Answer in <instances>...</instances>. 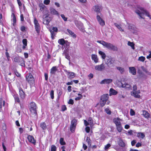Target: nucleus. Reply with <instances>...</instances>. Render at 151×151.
Wrapping results in <instances>:
<instances>
[{"label": "nucleus", "mask_w": 151, "mask_h": 151, "mask_svg": "<svg viewBox=\"0 0 151 151\" xmlns=\"http://www.w3.org/2000/svg\"><path fill=\"white\" fill-rule=\"evenodd\" d=\"M139 9L140 11L138 10H135V12L141 18L144 19V18L142 17V14H145L146 16L149 17L151 19V17L149 12L146 10H145L142 7L140 8Z\"/></svg>", "instance_id": "f257e3e1"}, {"label": "nucleus", "mask_w": 151, "mask_h": 151, "mask_svg": "<svg viewBox=\"0 0 151 151\" xmlns=\"http://www.w3.org/2000/svg\"><path fill=\"white\" fill-rule=\"evenodd\" d=\"M26 80L31 86H33L35 83V79L34 77L31 73L26 75Z\"/></svg>", "instance_id": "f03ea898"}, {"label": "nucleus", "mask_w": 151, "mask_h": 151, "mask_svg": "<svg viewBox=\"0 0 151 151\" xmlns=\"http://www.w3.org/2000/svg\"><path fill=\"white\" fill-rule=\"evenodd\" d=\"M104 46L109 49L111 50L114 51H117L118 49L117 47L113 45L111 43L105 42Z\"/></svg>", "instance_id": "7ed1b4c3"}, {"label": "nucleus", "mask_w": 151, "mask_h": 151, "mask_svg": "<svg viewBox=\"0 0 151 151\" xmlns=\"http://www.w3.org/2000/svg\"><path fill=\"white\" fill-rule=\"evenodd\" d=\"M34 23L35 30L38 35H39L40 33L41 27L37 20L35 18L34 19Z\"/></svg>", "instance_id": "20e7f679"}, {"label": "nucleus", "mask_w": 151, "mask_h": 151, "mask_svg": "<svg viewBox=\"0 0 151 151\" xmlns=\"http://www.w3.org/2000/svg\"><path fill=\"white\" fill-rule=\"evenodd\" d=\"M30 110L32 114L36 115L37 114L36 106L35 103L31 102L30 104Z\"/></svg>", "instance_id": "39448f33"}, {"label": "nucleus", "mask_w": 151, "mask_h": 151, "mask_svg": "<svg viewBox=\"0 0 151 151\" xmlns=\"http://www.w3.org/2000/svg\"><path fill=\"white\" fill-rule=\"evenodd\" d=\"M50 31L51 33V38L53 40L55 38V35H56V33H55L54 32H57L58 29L57 27H53L52 29H50Z\"/></svg>", "instance_id": "423d86ee"}, {"label": "nucleus", "mask_w": 151, "mask_h": 151, "mask_svg": "<svg viewBox=\"0 0 151 151\" xmlns=\"http://www.w3.org/2000/svg\"><path fill=\"white\" fill-rule=\"evenodd\" d=\"M48 12H47V13L46 15V16L45 18H43V23L45 24L48 25L50 22L51 21V19L50 17H49V14H48Z\"/></svg>", "instance_id": "0eeeda50"}, {"label": "nucleus", "mask_w": 151, "mask_h": 151, "mask_svg": "<svg viewBox=\"0 0 151 151\" xmlns=\"http://www.w3.org/2000/svg\"><path fill=\"white\" fill-rule=\"evenodd\" d=\"M140 93L139 90L137 91H132L131 92V95L134 96L135 98H140V96L138 94Z\"/></svg>", "instance_id": "6e6552de"}, {"label": "nucleus", "mask_w": 151, "mask_h": 151, "mask_svg": "<svg viewBox=\"0 0 151 151\" xmlns=\"http://www.w3.org/2000/svg\"><path fill=\"white\" fill-rule=\"evenodd\" d=\"M19 94L21 99H24L25 97V94L23 89L21 87L19 88Z\"/></svg>", "instance_id": "1a4fd4ad"}, {"label": "nucleus", "mask_w": 151, "mask_h": 151, "mask_svg": "<svg viewBox=\"0 0 151 151\" xmlns=\"http://www.w3.org/2000/svg\"><path fill=\"white\" fill-rule=\"evenodd\" d=\"M96 19L99 24L102 26L105 25L104 21L101 18L99 15H98L96 16Z\"/></svg>", "instance_id": "9d476101"}, {"label": "nucleus", "mask_w": 151, "mask_h": 151, "mask_svg": "<svg viewBox=\"0 0 151 151\" xmlns=\"http://www.w3.org/2000/svg\"><path fill=\"white\" fill-rule=\"evenodd\" d=\"M105 67L104 64L102 63L100 65H97L95 67V69L96 70L102 71L105 69Z\"/></svg>", "instance_id": "9b49d317"}, {"label": "nucleus", "mask_w": 151, "mask_h": 151, "mask_svg": "<svg viewBox=\"0 0 151 151\" xmlns=\"http://www.w3.org/2000/svg\"><path fill=\"white\" fill-rule=\"evenodd\" d=\"M27 139L29 142L35 145L36 143V140L34 139V137L32 135H29L27 137Z\"/></svg>", "instance_id": "f8f14e48"}, {"label": "nucleus", "mask_w": 151, "mask_h": 151, "mask_svg": "<svg viewBox=\"0 0 151 151\" xmlns=\"http://www.w3.org/2000/svg\"><path fill=\"white\" fill-rule=\"evenodd\" d=\"M122 87L123 88L129 90L132 89V86L127 83H122Z\"/></svg>", "instance_id": "ddd939ff"}, {"label": "nucleus", "mask_w": 151, "mask_h": 151, "mask_svg": "<svg viewBox=\"0 0 151 151\" xmlns=\"http://www.w3.org/2000/svg\"><path fill=\"white\" fill-rule=\"evenodd\" d=\"M115 60H113L112 59H110L109 61L107 62L106 64L109 67H113L114 66V63Z\"/></svg>", "instance_id": "4468645a"}, {"label": "nucleus", "mask_w": 151, "mask_h": 151, "mask_svg": "<svg viewBox=\"0 0 151 151\" xmlns=\"http://www.w3.org/2000/svg\"><path fill=\"white\" fill-rule=\"evenodd\" d=\"M11 17H12V25L14 27H15L16 25L17 19L15 15L14 12L12 13Z\"/></svg>", "instance_id": "2eb2a0df"}, {"label": "nucleus", "mask_w": 151, "mask_h": 151, "mask_svg": "<svg viewBox=\"0 0 151 151\" xmlns=\"http://www.w3.org/2000/svg\"><path fill=\"white\" fill-rule=\"evenodd\" d=\"M112 80L111 79H105L102 80L100 82L101 84H109L112 82Z\"/></svg>", "instance_id": "dca6fc26"}, {"label": "nucleus", "mask_w": 151, "mask_h": 151, "mask_svg": "<svg viewBox=\"0 0 151 151\" xmlns=\"http://www.w3.org/2000/svg\"><path fill=\"white\" fill-rule=\"evenodd\" d=\"M121 120L120 118L118 117L116 118H115L113 119V121L114 123L115 124L116 126H117L121 124L120 122Z\"/></svg>", "instance_id": "f3484780"}, {"label": "nucleus", "mask_w": 151, "mask_h": 151, "mask_svg": "<svg viewBox=\"0 0 151 151\" xmlns=\"http://www.w3.org/2000/svg\"><path fill=\"white\" fill-rule=\"evenodd\" d=\"M109 98V96L108 94H104L102 95L101 97V100L105 101L106 102L108 100Z\"/></svg>", "instance_id": "a211bd4d"}, {"label": "nucleus", "mask_w": 151, "mask_h": 151, "mask_svg": "<svg viewBox=\"0 0 151 151\" xmlns=\"http://www.w3.org/2000/svg\"><path fill=\"white\" fill-rule=\"evenodd\" d=\"M68 78L70 79H71L74 78L75 76V73L74 72H68Z\"/></svg>", "instance_id": "6ab92c4d"}, {"label": "nucleus", "mask_w": 151, "mask_h": 151, "mask_svg": "<svg viewBox=\"0 0 151 151\" xmlns=\"http://www.w3.org/2000/svg\"><path fill=\"white\" fill-rule=\"evenodd\" d=\"M129 73L133 75H135L136 74V69L134 67H129Z\"/></svg>", "instance_id": "aec40b11"}, {"label": "nucleus", "mask_w": 151, "mask_h": 151, "mask_svg": "<svg viewBox=\"0 0 151 151\" xmlns=\"http://www.w3.org/2000/svg\"><path fill=\"white\" fill-rule=\"evenodd\" d=\"M118 93V92L112 88L110 89L109 90V95L111 96L112 95H116Z\"/></svg>", "instance_id": "412c9836"}, {"label": "nucleus", "mask_w": 151, "mask_h": 151, "mask_svg": "<svg viewBox=\"0 0 151 151\" xmlns=\"http://www.w3.org/2000/svg\"><path fill=\"white\" fill-rule=\"evenodd\" d=\"M15 102L16 103H20V100L18 95L17 94H14L13 96Z\"/></svg>", "instance_id": "4be33fe9"}, {"label": "nucleus", "mask_w": 151, "mask_h": 151, "mask_svg": "<svg viewBox=\"0 0 151 151\" xmlns=\"http://www.w3.org/2000/svg\"><path fill=\"white\" fill-rule=\"evenodd\" d=\"M91 58L95 63H97L98 62L99 60L96 55L92 54L91 55Z\"/></svg>", "instance_id": "5701e85b"}, {"label": "nucleus", "mask_w": 151, "mask_h": 151, "mask_svg": "<svg viewBox=\"0 0 151 151\" xmlns=\"http://www.w3.org/2000/svg\"><path fill=\"white\" fill-rule=\"evenodd\" d=\"M23 45L22 47L23 49H25L26 48V47L27 46V40L26 39H24L22 40Z\"/></svg>", "instance_id": "b1692460"}, {"label": "nucleus", "mask_w": 151, "mask_h": 151, "mask_svg": "<svg viewBox=\"0 0 151 151\" xmlns=\"http://www.w3.org/2000/svg\"><path fill=\"white\" fill-rule=\"evenodd\" d=\"M50 12L52 14L56 15L58 16L59 15V14L58 11L53 8H51L50 9Z\"/></svg>", "instance_id": "393cba45"}, {"label": "nucleus", "mask_w": 151, "mask_h": 151, "mask_svg": "<svg viewBox=\"0 0 151 151\" xmlns=\"http://www.w3.org/2000/svg\"><path fill=\"white\" fill-rule=\"evenodd\" d=\"M57 70L56 66H53L50 69V73L51 74H55Z\"/></svg>", "instance_id": "a878e982"}, {"label": "nucleus", "mask_w": 151, "mask_h": 151, "mask_svg": "<svg viewBox=\"0 0 151 151\" xmlns=\"http://www.w3.org/2000/svg\"><path fill=\"white\" fill-rule=\"evenodd\" d=\"M77 120L74 118L71 121V125L70 126H76L77 124Z\"/></svg>", "instance_id": "bb28decb"}, {"label": "nucleus", "mask_w": 151, "mask_h": 151, "mask_svg": "<svg viewBox=\"0 0 151 151\" xmlns=\"http://www.w3.org/2000/svg\"><path fill=\"white\" fill-rule=\"evenodd\" d=\"M67 31L69 33V35H70L72 37H73L74 38H76V35L75 34L74 32H73L71 30L68 29H67Z\"/></svg>", "instance_id": "cd10ccee"}, {"label": "nucleus", "mask_w": 151, "mask_h": 151, "mask_svg": "<svg viewBox=\"0 0 151 151\" xmlns=\"http://www.w3.org/2000/svg\"><path fill=\"white\" fill-rule=\"evenodd\" d=\"M143 115L145 118H148L150 116L149 113L147 111L145 110L143 111Z\"/></svg>", "instance_id": "c85d7f7f"}, {"label": "nucleus", "mask_w": 151, "mask_h": 151, "mask_svg": "<svg viewBox=\"0 0 151 151\" xmlns=\"http://www.w3.org/2000/svg\"><path fill=\"white\" fill-rule=\"evenodd\" d=\"M58 43L60 45H64L65 43V41L64 39L62 38L59 39L58 40Z\"/></svg>", "instance_id": "c756f323"}, {"label": "nucleus", "mask_w": 151, "mask_h": 151, "mask_svg": "<svg viewBox=\"0 0 151 151\" xmlns=\"http://www.w3.org/2000/svg\"><path fill=\"white\" fill-rule=\"evenodd\" d=\"M137 137L139 138L143 139L145 137V135L143 133L138 132L137 134Z\"/></svg>", "instance_id": "7c9ffc66"}, {"label": "nucleus", "mask_w": 151, "mask_h": 151, "mask_svg": "<svg viewBox=\"0 0 151 151\" xmlns=\"http://www.w3.org/2000/svg\"><path fill=\"white\" fill-rule=\"evenodd\" d=\"M116 127L117 131L119 132H121L123 129V128L122 127V124L119 125H118L116 126Z\"/></svg>", "instance_id": "2f4dec72"}, {"label": "nucleus", "mask_w": 151, "mask_h": 151, "mask_svg": "<svg viewBox=\"0 0 151 151\" xmlns=\"http://www.w3.org/2000/svg\"><path fill=\"white\" fill-rule=\"evenodd\" d=\"M101 7L99 5H96L94 6L93 9L96 12H99Z\"/></svg>", "instance_id": "473e14b6"}, {"label": "nucleus", "mask_w": 151, "mask_h": 151, "mask_svg": "<svg viewBox=\"0 0 151 151\" xmlns=\"http://www.w3.org/2000/svg\"><path fill=\"white\" fill-rule=\"evenodd\" d=\"M5 102L4 100H3L2 98L0 99V109H1L2 106H4L5 105Z\"/></svg>", "instance_id": "72a5a7b5"}, {"label": "nucleus", "mask_w": 151, "mask_h": 151, "mask_svg": "<svg viewBox=\"0 0 151 151\" xmlns=\"http://www.w3.org/2000/svg\"><path fill=\"white\" fill-rule=\"evenodd\" d=\"M119 145L122 147H124L125 146V144L122 140H120L118 142Z\"/></svg>", "instance_id": "f704fd0d"}, {"label": "nucleus", "mask_w": 151, "mask_h": 151, "mask_svg": "<svg viewBox=\"0 0 151 151\" xmlns=\"http://www.w3.org/2000/svg\"><path fill=\"white\" fill-rule=\"evenodd\" d=\"M114 25L121 31L124 32V30L122 29L121 27L120 24H118L115 23H114Z\"/></svg>", "instance_id": "c9c22d12"}, {"label": "nucleus", "mask_w": 151, "mask_h": 151, "mask_svg": "<svg viewBox=\"0 0 151 151\" xmlns=\"http://www.w3.org/2000/svg\"><path fill=\"white\" fill-rule=\"evenodd\" d=\"M40 127L43 130H45L47 128L46 124L45 122L41 123L40 124Z\"/></svg>", "instance_id": "e433bc0d"}, {"label": "nucleus", "mask_w": 151, "mask_h": 151, "mask_svg": "<svg viewBox=\"0 0 151 151\" xmlns=\"http://www.w3.org/2000/svg\"><path fill=\"white\" fill-rule=\"evenodd\" d=\"M127 44L128 45L131 46L132 49L134 50L135 49L134 44L133 42L128 41Z\"/></svg>", "instance_id": "4c0bfd02"}, {"label": "nucleus", "mask_w": 151, "mask_h": 151, "mask_svg": "<svg viewBox=\"0 0 151 151\" xmlns=\"http://www.w3.org/2000/svg\"><path fill=\"white\" fill-rule=\"evenodd\" d=\"M86 141L88 143L89 147H91V140L89 137H87L86 138Z\"/></svg>", "instance_id": "58836bf2"}, {"label": "nucleus", "mask_w": 151, "mask_h": 151, "mask_svg": "<svg viewBox=\"0 0 151 151\" xmlns=\"http://www.w3.org/2000/svg\"><path fill=\"white\" fill-rule=\"evenodd\" d=\"M106 103V102L105 101L102 100L100 99V105L101 107L104 106Z\"/></svg>", "instance_id": "ea45409f"}, {"label": "nucleus", "mask_w": 151, "mask_h": 151, "mask_svg": "<svg viewBox=\"0 0 151 151\" xmlns=\"http://www.w3.org/2000/svg\"><path fill=\"white\" fill-rule=\"evenodd\" d=\"M99 54L101 55V57L103 59H105L106 58V55L104 52L101 51H99Z\"/></svg>", "instance_id": "a19ab883"}, {"label": "nucleus", "mask_w": 151, "mask_h": 151, "mask_svg": "<svg viewBox=\"0 0 151 151\" xmlns=\"http://www.w3.org/2000/svg\"><path fill=\"white\" fill-rule=\"evenodd\" d=\"M141 68L142 70L145 72L147 74H150V73L148 72V71L147 70V68H145L144 66H142L141 67Z\"/></svg>", "instance_id": "79ce46f5"}, {"label": "nucleus", "mask_w": 151, "mask_h": 151, "mask_svg": "<svg viewBox=\"0 0 151 151\" xmlns=\"http://www.w3.org/2000/svg\"><path fill=\"white\" fill-rule=\"evenodd\" d=\"M19 63V64L21 66L23 67H24L25 66V61L21 59L20 60Z\"/></svg>", "instance_id": "37998d69"}, {"label": "nucleus", "mask_w": 151, "mask_h": 151, "mask_svg": "<svg viewBox=\"0 0 151 151\" xmlns=\"http://www.w3.org/2000/svg\"><path fill=\"white\" fill-rule=\"evenodd\" d=\"M60 143L61 145H63L66 144L65 142L64 141L63 138H60Z\"/></svg>", "instance_id": "c03bdc74"}, {"label": "nucleus", "mask_w": 151, "mask_h": 151, "mask_svg": "<svg viewBox=\"0 0 151 151\" xmlns=\"http://www.w3.org/2000/svg\"><path fill=\"white\" fill-rule=\"evenodd\" d=\"M116 69L119 70L121 73H122L124 71V68L120 67H116Z\"/></svg>", "instance_id": "a18cd8bd"}, {"label": "nucleus", "mask_w": 151, "mask_h": 151, "mask_svg": "<svg viewBox=\"0 0 151 151\" xmlns=\"http://www.w3.org/2000/svg\"><path fill=\"white\" fill-rule=\"evenodd\" d=\"M78 95L79 96L78 97H77L76 98H75V100H76V101H78V100H80V99H82V98H83V96L81 94H80V93H78Z\"/></svg>", "instance_id": "49530a36"}, {"label": "nucleus", "mask_w": 151, "mask_h": 151, "mask_svg": "<svg viewBox=\"0 0 151 151\" xmlns=\"http://www.w3.org/2000/svg\"><path fill=\"white\" fill-rule=\"evenodd\" d=\"M76 126H70V131L72 132L73 133L75 132V129L76 128Z\"/></svg>", "instance_id": "de8ad7c7"}, {"label": "nucleus", "mask_w": 151, "mask_h": 151, "mask_svg": "<svg viewBox=\"0 0 151 151\" xmlns=\"http://www.w3.org/2000/svg\"><path fill=\"white\" fill-rule=\"evenodd\" d=\"M109 107H107L105 109V111L108 114L110 115L111 113V111L109 109Z\"/></svg>", "instance_id": "09e8293b"}, {"label": "nucleus", "mask_w": 151, "mask_h": 151, "mask_svg": "<svg viewBox=\"0 0 151 151\" xmlns=\"http://www.w3.org/2000/svg\"><path fill=\"white\" fill-rule=\"evenodd\" d=\"M57 147L56 146L54 145H52L51 147V151H56Z\"/></svg>", "instance_id": "8fccbe9b"}, {"label": "nucleus", "mask_w": 151, "mask_h": 151, "mask_svg": "<svg viewBox=\"0 0 151 151\" xmlns=\"http://www.w3.org/2000/svg\"><path fill=\"white\" fill-rule=\"evenodd\" d=\"M61 111H64L67 109V108L65 105H63L61 106Z\"/></svg>", "instance_id": "3c124183"}, {"label": "nucleus", "mask_w": 151, "mask_h": 151, "mask_svg": "<svg viewBox=\"0 0 151 151\" xmlns=\"http://www.w3.org/2000/svg\"><path fill=\"white\" fill-rule=\"evenodd\" d=\"M54 91L53 90H52L50 93V96L51 98L53 99L54 98Z\"/></svg>", "instance_id": "603ef678"}, {"label": "nucleus", "mask_w": 151, "mask_h": 151, "mask_svg": "<svg viewBox=\"0 0 151 151\" xmlns=\"http://www.w3.org/2000/svg\"><path fill=\"white\" fill-rule=\"evenodd\" d=\"M2 128L3 130L5 131L7 129L6 125L5 123H3L2 124Z\"/></svg>", "instance_id": "864d4df0"}, {"label": "nucleus", "mask_w": 151, "mask_h": 151, "mask_svg": "<svg viewBox=\"0 0 151 151\" xmlns=\"http://www.w3.org/2000/svg\"><path fill=\"white\" fill-rule=\"evenodd\" d=\"M145 60V57L142 56L139 57L138 58V60L142 62H144Z\"/></svg>", "instance_id": "5fc2aeb1"}, {"label": "nucleus", "mask_w": 151, "mask_h": 151, "mask_svg": "<svg viewBox=\"0 0 151 151\" xmlns=\"http://www.w3.org/2000/svg\"><path fill=\"white\" fill-rule=\"evenodd\" d=\"M40 9L41 11H42L44 9L45 6L43 4H42L39 5Z\"/></svg>", "instance_id": "6e6d98bb"}, {"label": "nucleus", "mask_w": 151, "mask_h": 151, "mask_svg": "<svg viewBox=\"0 0 151 151\" xmlns=\"http://www.w3.org/2000/svg\"><path fill=\"white\" fill-rule=\"evenodd\" d=\"M111 146V145L110 144H107L106 146H105L104 149L105 150H107L109 149Z\"/></svg>", "instance_id": "4d7b16f0"}, {"label": "nucleus", "mask_w": 151, "mask_h": 151, "mask_svg": "<svg viewBox=\"0 0 151 151\" xmlns=\"http://www.w3.org/2000/svg\"><path fill=\"white\" fill-rule=\"evenodd\" d=\"M14 61L15 62L19 63L20 61L19 58L18 57H16L14 59Z\"/></svg>", "instance_id": "13d9d810"}, {"label": "nucleus", "mask_w": 151, "mask_h": 151, "mask_svg": "<svg viewBox=\"0 0 151 151\" xmlns=\"http://www.w3.org/2000/svg\"><path fill=\"white\" fill-rule=\"evenodd\" d=\"M61 17L62 18V19H63V20L65 21H67V18L65 17L64 14H61Z\"/></svg>", "instance_id": "bf43d9fd"}, {"label": "nucleus", "mask_w": 151, "mask_h": 151, "mask_svg": "<svg viewBox=\"0 0 151 151\" xmlns=\"http://www.w3.org/2000/svg\"><path fill=\"white\" fill-rule=\"evenodd\" d=\"M2 15L1 13L0 14V24L3 25V23L2 21Z\"/></svg>", "instance_id": "052dcab7"}, {"label": "nucleus", "mask_w": 151, "mask_h": 151, "mask_svg": "<svg viewBox=\"0 0 151 151\" xmlns=\"http://www.w3.org/2000/svg\"><path fill=\"white\" fill-rule=\"evenodd\" d=\"M50 2V0H45L44 3L45 4L47 5L49 4Z\"/></svg>", "instance_id": "680f3d73"}, {"label": "nucleus", "mask_w": 151, "mask_h": 151, "mask_svg": "<svg viewBox=\"0 0 151 151\" xmlns=\"http://www.w3.org/2000/svg\"><path fill=\"white\" fill-rule=\"evenodd\" d=\"M69 104L73 105L74 104L73 100L72 99H70L68 102Z\"/></svg>", "instance_id": "e2e57ef3"}, {"label": "nucleus", "mask_w": 151, "mask_h": 151, "mask_svg": "<svg viewBox=\"0 0 151 151\" xmlns=\"http://www.w3.org/2000/svg\"><path fill=\"white\" fill-rule=\"evenodd\" d=\"M77 27L80 29L81 31H83V29L82 27V25L81 24L78 25H76Z\"/></svg>", "instance_id": "0e129e2a"}, {"label": "nucleus", "mask_w": 151, "mask_h": 151, "mask_svg": "<svg viewBox=\"0 0 151 151\" xmlns=\"http://www.w3.org/2000/svg\"><path fill=\"white\" fill-rule=\"evenodd\" d=\"M85 130L87 133H89L90 131V127L88 126H87L85 128Z\"/></svg>", "instance_id": "69168bd1"}, {"label": "nucleus", "mask_w": 151, "mask_h": 151, "mask_svg": "<svg viewBox=\"0 0 151 151\" xmlns=\"http://www.w3.org/2000/svg\"><path fill=\"white\" fill-rule=\"evenodd\" d=\"M44 76L45 77V80L46 81H48V74L46 73H44Z\"/></svg>", "instance_id": "338daca9"}, {"label": "nucleus", "mask_w": 151, "mask_h": 151, "mask_svg": "<svg viewBox=\"0 0 151 151\" xmlns=\"http://www.w3.org/2000/svg\"><path fill=\"white\" fill-rule=\"evenodd\" d=\"M25 27L24 26H22L20 27V30L22 32L25 31Z\"/></svg>", "instance_id": "774afa93"}]
</instances>
